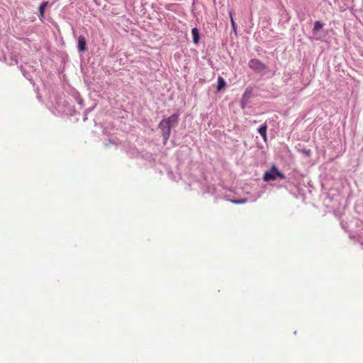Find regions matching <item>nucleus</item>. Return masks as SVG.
Returning <instances> with one entry per match:
<instances>
[{
	"label": "nucleus",
	"mask_w": 363,
	"mask_h": 363,
	"mask_svg": "<svg viewBox=\"0 0 363 363\" xmlns=\"http://www.w3.org/2000/svg\"><path fill=\"white\" fill-rule=\"evenodd\" d=\"M277 177L283 179L285 177L276 167H273L269 172L264 173L263 179L265 182H269L274 181Z\"/></svg>",
	"instance_id": "nucleus-1"
},
{
	"label": "nucleus",
	"mask_w": 363,
	"mask_h": 363,
	"mask_svg": "<svg viewBox=\"0 0 363 363\" xmlns=\"http://www.w3.org/2000/svg\"><path fill=\"white\" fill-rule=\"evenodd\" d=\"M249 67L255 72H260L267 69V66L258 59H251L249 61Z\"/></svg>",
	"instance_id": "nucleus-2"
},
{
	"label": "nucleus",
	"mask_w": 363,
	"mask_h": 363,
	"mask_svg": "<svg viewBox=\"0 0 363 363\" xmlns=\"http://www.w3.org/2000/svg\"><path fill=\"white\" fill-rule=\"evenodd\" d=\"M158 126L162 130V135L164 138V143H166L171 135V127H169V125L167 123V125L163 124V120L160 122Z\"/></svg>",
	"instance_id": "nucleus-3"
},
{
	"label": "nucleus",
	"mask_w": 363,
	"mask_h": 363,
	"mask_svg": "<svg viewBox=\"0 0 363 363\" xmlns=\"http://www.w3.org/2000/svg\"><path fill=\"white\" fill-rule=\"evenodd\" d=\"M179 121V115L178 114H173L171 116L163 119V124L167 123L169 125V127L173 128L175 127Z\"/></svg>",
	"instance_id": "nucleus-4"
},
{
	"label": "nucleus",
	"mask_w": 363,
	"mask_h": 363,
	"mask_svg": "<svg viewBox=\"0 0 363 363\" xmlns=\"http://www.w3.org/2000/svg\"><path fill=\"white\" fill-rule=\"evenodd\" d=\"M78 49L80 52H85L87 50L86 41L83 35H80L78 38Z\"/></svg>",
	"instance_id": "nucleus-5"
},
{
	"label": "nucleus",
	"mask_w": 363,
	"mask_h": 363,
	"mask_svg": "<svg viewBox=\"0 0 363 363\" xmlns=\"http://www.w3.org/2000/svg\"><path fill=\"white\" fill-rule=\"evenodd\" d=\"M191 34H192V36H193V42L195 44H197L199 43V39H200L199 29L197 28H194L191 30Z\"/></svg>",
	"instance_id": "nucleus-6"
},
{
	"label": "nucleus",
	"mask_w": 363,
	"mask_h": 363,
	"mask_svg": "<svg viewBox=\"0 0 363 363\" xmlns=\"http://www.w3.org/2000/svg\"><path fill=\"white\" fill-rule=\"evenodd\" d=\"M226 86V82L225 79L222 77H218V85H217V91H220L223 89H224Z\"/></svg>",
	"instance_id": "nucleus-7"
},
{
	"label": "nucleus",
	"mask_w": 363,
	"mask_h": 363,
	"mask_svg": "<svg viewBox=\"0 0 363 363\" xmlns=\"http://www.w3.org/2000/svg\"><path fill=\"white\" fill-rule=\"evenodd\" d=\"M267 126L266 124L258 128V133L262 137L264 141L267 140Z\"/></svg>",
	"instance_id": "nucleus-8"
},
{
	"label": "nucleus",
	"mask_w": 363,
	"mask_h": 363,
	"mask_svg": "<svg viewBox=\"0 0 363 363\" xmlns=\"http://www.w3.org/2000/svg\"><path fill=\"white\" fill-rule=\"evenodd\" d=\"M47 5H48V2H44V3L41 4L39 7V12L40 14L41 19L43 18H44V12H45V7L47 6Z\"/></svg>",
	"instance_id": "nucleus-9"
},
{
	"label": "nucleus",
	"mask_w": 363,
	"mask_h": 363,
	"mask_svg": "<svg viewBox=\"0 0 363 363\" xmlns=\"http://www.w3.org/2000/svg\"><path fill=\"white\" fill-rule=\"evenodd\" d=\"M323 27V24L320 21H317L314 23L313 31L317 32L318 30L321 29Z\"/></svg>",
	"instance_id": "nucleus-10"
},
{
	"label": "nucleus",
	"mask_w": 363,
	"mask_h": 363,
	"mask_svg": "<svg viewBox=\"0 0 363 363\" xmlns=\"http://www.w3.org/2000/svg\"><path fill=\"white\" fill-rule=\"evenodd\" d=\"M229 15H230V23H231V26H232V28H233V30L235 33H236V23L233 18V16H232V12L231 11H229Z\"/></svg>",
	"instance_id": "nucleus-11"
},
{
	"label": "nucleus",
	"mask_w": 363,
	"mask_h": 363,
	"mask_svg": "<svg viewBox=\"0 0 363 363\" xmlns=\"http://www.w3.org/2000/svg\"><path fill=\"white\" fill-rule=\"evenodd\" d=\"M232 203H236V204H240L245 202V200L240 199V200H232Z\"/></svg>",
	"instance_id": "nucleus-12"
},
{
	"label": "nucleus",
	"mask_w": 363,
	"mask_h": 363,
	"mask_svg": "<svg viewBox=\"0 0 363 363\" xmlns=\"http://www.w3.org/2000/svg\"><path fill=\"white\" fill-rule=\"evenodd\" d=\"M214 2L216 1V0H213Z\"/></svg>",
	"instance_id": "nucleus-13"
}]
</instances>
